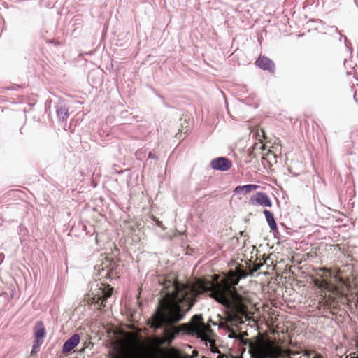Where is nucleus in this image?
Here are the masks:
<instances>
[{"label":"nucleus","instance_id":"nucleus-1","mask_svg":"<svg viewBox=\"0 0 358 358\" xmlns=\"http://www.w3.org/2000/svg\"><path fill=\"white\" fill-rule=\"evenodd\" d=\"M245 276L243 271H229L220 282L199 280L194 285L182 284L177 280L165 282L164 295L150 320L151 327L162 329L182 320L195 303L196 297L204 293L219 303L229 307L234 303L243 308V298L238 292L236 285Z\"/></svg>","mask_w":358,"mask_h":358},{"label":"nucleus","instance_id":"nucleus-2","mask_svg":"<svg viewBox=\"0 0 358 358\" xmlns=\"http://www.w3.org/2000/svg\"><path fill=\"white\" fill-rule=\"evenodd\" d=\"M249 351L255 358H278L282 348L271 341L259 340L249 343Z\"/></svg>","mask_w":358,"mask_h":358},{"label":"nucleus","instance_id":"nucleus-3","mask_svg":"<svg viewBox=\"0 0 358 358\" xmlns=\"http://www.w3.org/2000/svg\"><path fill=\"white\" fill-rule=\"evenodd\" d=\"M112 293V288L106 287L102 282H96L94 289L92 287L86 300L89 303L94 304L97 308L101 309L105 306L104 302L110 297Z\"/></svg>","mask_w":358,"mask_h":358},{"label":"nucleus","instance_id":"nucleus-4","mask_svg":"<svg viewBox=\"0 0 358 358\" xmlns=\"http://www.w3.org/2000/svg\"><path fill=\"white\" fill-rule=\"evenodd\" d=\"M186 325L188 327V333L196 335L204 341H208L209 334L212 331L210 327L203 322L201 315H194L191 322Z\"/></svg>","mask_w":358,"mask_h":358},{"label":"nucleus","instance_id":"nucleus-5","mask_svg":"<svg viewBox=\"0 0 358 358\" xmlns=\"http://www.w3.org/2000/svg\"><path fill=\"white\" fill-rule=\"evenodd\" d=\"M251 206H261L263 207H271L272 202L268 196L262 192H259L252 195L248 201Z\"/></svg>","mask_w":358,"mask_h":358},{"label":"nucleus","instance_id":"nucleus-6","mask_svg":"<svg viewBox=\"0 0 358 358\" xmlns=\"http://www.w3.org/2000/svg\"><path fill=\"white\" fill-rule=\"evenodd\" d=\"M210 166L213 169L225 171L230 169L231 162L226 157H218L210 162Z\"/></svg>","mask_w":358,"mask_h":358},{"label":"nucleus","instance_id":"nucleus-7","mask_svg":"<svg viewBox=\"0 0 358 358\" xmlns=\"http://www.w3.org/2000/svg\"><path fill=\"white\" fill-rule=\"evenodd\" d=\"M80 343V336L78 334H74L71 336L63 345V353L70 352L74 348H76Z\"/></svg>","mask_w":358,"mask_h":358},{"label":"nucleus","instance_id":"nucleus-8","mask_svg":"<svg viewBox=\"0 0 358 358\" xmlns=\"http://www.w3.org/2000/svg\"><path fill=\"white\" fill-rule=\"evenodd\" d=\"M255 64L264 70H268L271 72L275 71V66L274 62L266 57H259Z\"/></svg>","mask_w":358,"mask_h":358},{"label":"nucleus","instance_id":"nucleus-9","mask_svg":"<svg viewBox=\"0 0 358 358\" xmlns=\"http://www.w3.org/2000/svg\"><path fill=\"white\" fill-rule=\"evenodd\" d=\"M34 335L36 338V343H38V346L43 343V338L45 336V328L41 322H38L35 325Z\"/></svg>","mask_w":358,"mask_h":358},{"label":"nucleus","instance_id":"nucleus-10","mask_svg":"<svg viewBox=\"0 0 358 358\" xmlns=\"http://www.w3.org/2000/svg\"><path fill=\"white\" fill-rule=\"evenodd\" d=\"M178 332L173 329L165 328L164 329V336L163 338V344L169 345L171 344L176 337V334Z\"/></svg>","mask_w":358,"mask_h":358},{"label":"nucleus","instance_id":"nucleus-11","mask_svg":"<svg viewBox=\"0 0 358 358\" xmlns=\"http://www.w3.org/2000/svg\"><path fill=\"white\" fill-rule=\"evenodd\" d=\"M57 114L62 120H66L69 117V108L60 103L57 106Z\"/></svg>","mask_w":358,"mask_h":358},{"label":"nucleus","instance_id":"nucleus-12","mask_svg":"<svg viewBox=\"0 0 358 358\" xmlns=\"http://www.w3.org/2000/svg\"><path fill=\"white\" fill-rule=\"evenodd\" d=\"M263 213L266 217V222H267L268 224L269 225L271 229L273 231L276 230L277 229V224H276L273 214L268 210H264Z\"/></svg>","mask_w":358,"mask_h":358},{"label":"nucleus","instance_id":"nucleus-13","mask_svg":"<svg viewBox=\"0 0 358 358\" xmlns=\"http://www.w3.org/2000/svg\"><path fill=\"white\" fill-rule=\"evenodd\" d=\"M259 187L257 185H245L243 186H238L235 188L234 192L236 194H240L244 192L245 194L249 193L252 191L256 190Z\"/></svg>","mask_w":358,"mask_h":358},{"label":"nucleus","instance_id":"nucleus-14","mask_svg":"<svg viewBox=\"0 0 358 358\" xmlns=\"http://www.w3.org/2000/svg\"><path fill=\"white\" fill-rule=\"evenodd\" d=\"M116 358H142V357L136 350H130L124 351L120 355L116 357Z\"/></svg>","mask_w":358,"mask_h":358},{"label":"nucleus","instance_id":"nucleus-15","mask_svg":"<svg viewBox=\"0 0 358 358\" xmlns=\"http://www.w3.org/2000/svg\"><path fill=\"white\" fill-rule=\"evenodd\" d=\"M307 358H321L319 355L315 353L314 351H308L306 352Z\"/></svg>","mask_w":358,"mask_h":358},{"label":"nucleus","instance_id":"nucleus-16","mask_svg":"<svg viewBox=\"0 0 358 358\" xmlns=\"http://www.w3.org/2000/svg\"><path fill=\"white\" fill-rule=\"evenodd\" d=\"M39 346L40 345L38 346V343L35 342L32 347L31 355H33L34 352L38 350Z\"/></svg>","mask_w":358,"mask_h":358},{"label":"nucleus","instance_id":"nucleus-17","mask_svg":"<svg viewBox=\"0 0 358 358\" xmlns=\"http://www.w3.org/2000/svg\"><path fill=\"white\" fill-rule=\"evenodd\" d=\"M217 358H229V355L220 354Z\"/></svg>","mask_w":358,"mask_h":358},{"label":"nucleus","instance_id":"nucleus-18","mask_svg":"<svg viewBox=\"0 0 358 358\" xmlns=\"http://www.w3.org/2000/svg\"><path fill=\"white\" fill-rule=\"evenodd\" d=\"M179 358H194V357L189 355H181Z\"/></svg>","mask_w":358,"mask_h":358},{"label":"nucleus","instance_id":"nucleus-19","mask_svg":"<svg viewBox=\"0 0 358 358\" xmlns=\"http://www.w3.org/2000/svg\"><path fill=\"white\" fill-rule=\"evenodd\" d=\"M194 358L198 356V352L196 351H193V355H192Z\"/></svg>","mask_w":358,"mask_h":358},{"label":"nucleus","instance_id":"nucleus-20","mask_svg":"<svg viewBox=\"0 0 358 358\" xmlns=\"http://www.w3.org/2000/svg\"><path fill=\"white\" fill-rule=\"evenodd\" d=\"M149 157L150 158H154V155L151 152H150L149 153Z\"/></svg>","mask_w":358,"mask_h":358},{"label":"nucleus","instance_id":"nucleus-21","mask_svg":"<svg viewBox=\"0 0 358 358\" xmlns=\"http://www.w3.org/2000/svg\"><path fill=\"white\" fill-rule=\"evenodd\" d=\"M229 358H238V357H237L232 356V355H229Z\"/></svg>","mask_w":358,"mask_h":358},{"label":"nucleus","instance_id":"nucleus-22","mask_svg":"<svg viewBox=\"0 0 358 358\" xmlns=\"http://www.w3.org/2000/svg\"><path fill=\"white\" fill-rule=\"evenodd\" d=\"M157 225H158V226H161V223H160V222H158V223H157Z\"/></svg>","mask_w":358,"mask_h":358}]
</instances>
